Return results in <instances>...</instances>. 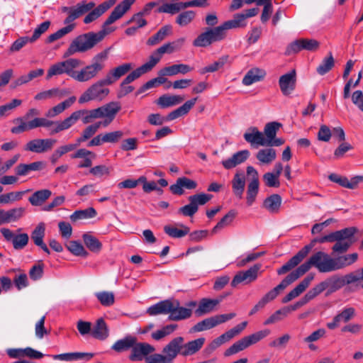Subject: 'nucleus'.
<instances>
[{
    "instance_id": "obj_1",
    "label": "nucleus",
    "mask_w": 363,
    "mask_h": 363,
    "mask_svg": "<svg viewBox=\"0 0 363 363\" xmlns=\"http://www.w3.org/2000/svg\"><path fill=\"white\" fill-rule=\"evenodd\" d=\"M357 259V252L333 257L323 251L316 252L306 262L288 274L279 284L267 292L251 309L249 315H253L264 308L269 301H273L279 295L280 291L305 274L312 267H315L320 273L331 272L352 265Z\"/></svg>"
},
{
    "instance_id": "obj_2",
    "label": "nucleus",
    "mask_w": 363,
    "mask_h": 363,
    "mask_svg": "<svg viewBox=\"0 0 363 363\" xmlns=\"http://www.w3.org/2000/svg\"><path fill=\"white\" fill-rule=\"evenodd\" d=\"M136 0H123L111 11L108 17L102 25V30L97 33L89 32L77 36L70 43L69 48L64 53V57H68L77 52H84L93 48L101 42L106 35L114 30L108 28L117 20L121 18L130 9Z\"/></svg>"
},
{
    "instance_id": "obj_3",
    "label": "nucleus",
    "mask_w": 363,
    "mask_h": 363,
    "mask_svg": "<svg viewBox=\"0 0 363 363\" xmlns=\"http://www.w3.org/2000/svg\"><path fill=\"white\" fill-rule=\"evenodd\" d=\"M357 231L358 229L355 227L345 228L319 238L318 242H335L331 248L332 255H342L347 252L350 247L357 241L358 238L355 237V233Z\"/></svg>"
},
{
    "instance_id": "obj_4",
    "label": "nucleus",
    "mask_w": 363,
    "mask_h": 363,
    "mask_svg": "<svg viewBox=\"0 0 363 363\" xmlns=\"http://www.w3.org/2000/svg\"><path fill=\"white\" fill-rule=\"evenodd\" d=\"M269 333L270 330L268 329H265L263 330L256 332L250 335L243 337L240 340L233 343L229 348H228L225 351L224 355L225 357H229L233 354H237L239 352L247 348L250 345L256 344L257 342H258L259 341L269 335Z\"/></svg>"
},
{
    "instance_id": "obj_5",
    "label": "nucleus",
    "mask_w": 363,
    "mask_h": 363,
    "mask_svg": "<svg viewBox=\"0 0 363 363\" xmlns=\"http://www.w3.org/2000/svg\"><path fill=\"white\" fill-rule=\"evenodd\" d=\"M82 119L84 124L91 123L94 120L100 118L97 108L87 110L81 109L74 111L69 117L63 120V123L60 124L59 130H67L72 127L79 119Z\"/></svg>"
},
{
    "instance_id": "obj_6",
    "label": "nucleus",
    "mask_w": 363,
    "mask_h": 363,
    "mask_svg": "<svg viewBox=\"0 0 363 363\" xmlns=\"http://www.w3.org/2000/svg\"><path fill=\"white\" fill-rule=\"evenodd\" d=\"M108 81L104 78L92 84L84 91L79 99V104H84L92 100H102L108 94L109 89L104 88V86L111 85Z\"/></svg>"
},
{
    "instance_id": "obj_7",
    "label": "nucleus",
    "mask_w": 363,
    "mask_h": 363,
    "mask_svg": "<svg viewBox=\"0 0 363 363\" xmlns=\"http://www.w3.org/2000/svg\"><path fill=\"white\" fill-rule=\"evenodd\" d=\"M185 41L184 38H180L174 41L164 43L156 49L150 55L148 61L146 62L152 69L155 65L160 61L162 55L165 53L172 54L181 49Z\"/></svg>"
},
{
    "instance_id": "obj_8",
    "label": "nucleus",
    "mask_w": 363,
    "mask_h": 363,
    "mask_svg": "<svg viewBox=\"0 0 363 363\" xmlns=\"http://www.w3.org/2000/svg\"><path fill=\"white\" fill-rule=\"evenodd\" d=\"M213 196L204 193L196 194L189 196V203L179 208L178 213L184 216L192 217L199 210V206L205 205Z\"/></svg>"
},
{
    "instance_id": "obj_9",
    "label": "nucleus",
    "mask_w": 363,
    "mask_h": 363,
    "mask_svg": "<svg viewBox=\"0 0 363 363\" xmlns=\"http://www.w3.org/2000/svg\"><path fill=\"white\" fill-rule=\"evenodd\" d=\"M96 6L94 1L86 2L82 1L74 6H63L62 11L67 13V17L64 20V24L69 25L74 23L73 21L86 13Z\"/></svg>"
},
{
    "instance_id": "obj_10",
    "label": "nucleus",
    "mask_w": 363,
    "mask_h": 363,
    "mask_svg": "<svg viewBox=\"0 0 363 363\" xmlns=\"http://www.w3.org/2000/svg\"><path fill=\"white\" fill-rule=\"evenodd\" d=\"M318 238H314L309 245L304 246L294 257H292L286 264L277 269V274L282 275L289 272L295 267L298 266L303 259L308 255L315 243L318 242Z\"/></svg>"
},
{
    "instance_id": "obj_11",
    "label": "nucleus",
    "mask_w": 363,
    "mask_h": 363,
    "mask_svg": "<svg viewBox=\"0 0 363 363\" xmlns=\"http://www.w3.org/2000/svg\"><path fill=\"white\" fill-rule=\"evenodd\" d=\"M261 267L260 264H255L247 270L238 272L233 277L231 286L236 287L240 284H248L255 281L258 277Z\"/></svg>"
},
{
    "instance_id": "obj_12",
    "label": "nucleus",
    "mask_w": 363,
    "mask_h": 363,
    "mask_svg": "<svg viewBox=\"0 0 363 363\" xmlns=\"http://www.w3.org/2000/svg\"><path fill=\"white\" fill-rule=\"evenodd\" d=\"M56 143V140L52 138L34 139L28 142L25 150L35 153H43L50 151Z\"/></svg>"
},
{
    "instance_id": "obj_13",
    "label": "nucleus",
    "mask_w": 363,
    "mask_h": 363,
    "mask_svg": "<svg viewBox=\"0 0 363 363\" xmlns=\"http://www.w3.org/2000/svg\"><path fill=\"white\" fill-rule=\"evenodd\" d=\"M104 67V65L101 62H93L91 65L84 67L80 71H77L74 79L80 82L89 81L96 77Z\"/></svg>"
},
{
    "instance_id": "obj_14",
    "label": "nucleus",
    "mask_w": 363,
    "mask_h": 363,
    "mask_svg": "<svg viewBox=\"0 0 363 363\" xmlns=\"http://www.w3.org/2000/svg\"><path fill=\"white\" fill-rule=\"evenodd\" d=\"M155 350V348L152 345L147 342H137L136 340L132 347L129 359L133 362L142 361L143 359H145V357H148Z\"/></svg>"
},
{
    "instance_id": "obj_15",
    "label": "nucleus",
    "mask_w": 363,
    "mask_h": 363,
    "mask_svg": "<svg viewBox=\"0 0 363 363\" xmlns=\"http://www.w3.org/2000/svg\"><path fill=\"white\" fill-rule=\"evenodd\" d=\"M184 339L182 337H177L172 339L163 349L162 352L165 354L168 360L172 363L177 356L183 350V343Z\"/></svg>"
},
{
    "instance_id": "obj_16",
    "label": "nucleus",
    "mask_w": 363,
    "mask_h": 363,
    "mask_svg": "<svg viewBox=\"0 0 363 363\" xmlns=\"http://www.w3.org/2000/svg\"><path fill=\"white\" fill-rule=\"evenodd\" d=\"M296 84V74L295 69L281 75L279 79V85L282 94L288 96L295 89Z\"/></svg>"
},
{
    "instance_id": "obj_17",
    "label": "nucleus",
    "mask_w": 363,
    "mask_h": 363,
    "mask_svg": "<svg viewBox=\"0 0 363 363\" xmlns=\"http://www.w3.org/2000/svg\"><path fill=\"white\" fill-rule=\"evenodd\" d=\"M197 187L196 181L188 177H182L177 179L176 183L172 184L169 187L171 192L174 195H183L184 194V189H195Z\"/></svg>"
},
{
    "instance_id": "obj_18",
    "label": "nucleus",
    "mask_w": 363,
    "mask_h": 363,
    "mask_svg": "<svg viewBox=\"0 0 363 363\" xmlns=\"http://www.w3.org/2000/svg\"><path fill=\"white\" fill-rule=\"evenodd\" d=\"M13 122V123H19L18 126L11 128V132L13 134H19L26 130L41 127V118H35L28 123H26L23 118H17Z\"/></svg>"
},
{
    "instance_id": "obj_19",
    "label": "nucleus",
    "mask_w": 363,
    "mask_h": 363,
    "mask_svg": "<svg viewBox=\"0 0 363 363\" xmlns=\"http://www.w3.org/2000/svg\"><path fill=\"white\" fill-rule=\"evenodd\" d=\"M314 275L312 274L306 277L293 290L288 293L283 298L282 303H286L301 294L313 280Z\"/></svg>"
},
{
    "instance_id": "obj_20",
    "label": "nucleus",
    "mask_w": 363,
    "mask_h": 363,
    "mask_svg": "<svg viewBox=\"0 0 363 363\" xmlns=\"http://www.w3.org/2000/svg\"><path fill=\"white\" fill-rule=\"evenodd\" d=\"M244 139L252 146H265L267 141L262 132L256 127H251L243 135Z\"/></svg>"
},
{
    "instance_id": "obj_21",
    "label": "nucleus",
    "mask_w": 363,
    "mask_h": 363,
    "mask_svg": "<svg viewBox=\"0 0 363 363\" xmlns=\"http://www.w3.org/2000/svg\"><path fill=\"white\" fill-rule=\"evenodd\" d=\"M172 303L173 310L169 313L168 317L169 320L178 321L191 317V309L180 306V303L177 300H172Z\"/></svg>"
},
{
    "instance_id": "obj_22",
    "label": "nucleus",
    "mask_w": 363,
    "mask_h": 363,
    "mask_svg": "<svg viewBox=\"0 0 363 363\" xmlns=\"http://www.w3.org/2000/svg\"><path fill=\"white\" fill-rule=\"evenodd\" d=\"M111 1H105L97 7L95 6L89 11L87 15L84 17L83 22L85 24H89L101 16L105 12H106L110 8L113 6Z\"/></svg>"
},
{
    "instance_id": "obj_23",
    "label": "nucleus",
    "mask_w": 363,
    "mask_h": 363,
    "mask_svg": "<svg viewBox=\"0 0 363 363\" xmlns=\"http://www.w3.org/2000/svg\"><path fill=\"white\" fill-rule=\"evenodd\" d=\"M250 151L247 150H240L233 154L231 157L223 160L222 165L226 169H230L245 162L250 157Z\"/></svg>"
},
{
    "instance_id": "obj_24",
    "label": "nucleus",
    "mask_w": 363,
    "mask_h": 363,
    "mask_svg": "<svg viewBox=\"0 0 363 363\" xmlns=\"http://www.w3.org/2000/svg\"><path fill=\"white\" fill-rule=\"evenodd\" d=\"M355 315V310L354 308L350 307L345 308L340 313L336 315L332 322L327 323V327L333 330L337 328L340 323H347Z\"/></svg>"
},
{
    "instance_id": "obj_25",
    "label": "nucleus",
    "mask_w": 363,
    "mask_h": 363,
    "mask_svg": "<svg viewBox=\"0 0 363 363\" xmlns=\"http://www.w3.org/2000/svg\"><path fill=\"white\" fill-rule=\"evenodd\" d=\"M222 301V298L211 299L202 298L199 303L198 308L195 310V314L197 316H201L208 314L214 311L216 306Z\"/></svg>"
},
{
    "instance_id": "obj_26",
    "label": "nucleus",
    "mask_w": 363,
    "mask_h": 363,
    "mask_svg": "<svg viewBox=\"0 0 363 363\" xmlns=\"http://www.w3.org/2000/svg\"><path fill=\"white\" fill-rule=\"evenodd\" d=\"M172 26L169 24L165 25L161 27L155 34L150 37L147 40L146 44L149 46H155L163 41L167 37L172 35Z\"/></svg>"
},
{
    "instance_id": "obj_27",
    "label": "nucleus",
    "mask_w": 363,
    "mask_h": 363,
    "mask_svg": "<svg viewBox=\"0 0 363 363\" xmlns=\"http://www.w3.org/2000/svg\"><path fill=\"white\" fill-rule=\"evenodd\" d=\"M95 354L92 352H68L60 354L52 355V357L55 360L62 361H74L78 359H84L85 361L91 360Z\"/></svg>"
},
{
    "instance_id": "obj_28",
    "label": "nucleus",
    "mask_w": 363,
    "mask_h": 363,
    "mask_svg": "<svg viewBox=\"0 0 363 363\" xmlns=\"http://www.w3.org/2000/svg\"><path fill=\"white\" fill-rule=\"evenodd\" d=\"M172 307V299H166L150 306L147 310V313L150 315H157L160 314L169 315L170 311L173 310Z\"/></svg>"
},
{
    "instance_id": "obj_29",
    "label": "nucleus",
    "mask_w": 363,
    "mask_h": 363,
    "mask_svg": "<svg viewBox=\"0 0 363 363\" xmlns=\"http://www.w3.org/2000/svg\"><path fill=\"white\" fill-rule=\"evenodd\" d=\"M196 101L197 98H194L186 101L182 106L169 113L166 116V121H173L187 114L195 105Z\"/></svg>"
},
{
    "instance_id": "obj_30",
    "label": "nucleus",
    "mask_w": 363,
    "mask_h": 363,
    "mask_svg": "<svg viewBox=\"0 0 363 363\" xmlns=\"http://www.w3.org/2000/svg\"><path fill=\"white\" fill-rule=\"evenodd\" d=\"M193 70V67L186 64H175L169 67H165L159 72L161 76H174L177 74H185Z\"/></svg>"
},
{
    "instance_id": "obj_31",
    "label": "nucleus",
    "mask_w": 363,
    "mask_h": 363,
    "mask_svg": "<svg viewBox=\"0 0 363 363\" xmlns=\"http://www.w3.org/2000/svg\"><path fill=\"white\" fill-rule=\"evenodd\" d=\"M184 100V97L182 96L163 94L155 101V104L161 108H167L178 105Z\"/></svg>"
},
{
    "instance_id": "obj_32",
    "label": "nucleus",
    "mask_w": 363,
    "mask_h": 363,
    "mask_svg": "<svg viewBox=\"0 0 363 363\" xmlns=\"http://www.w3.org/2000/svg\"><path fill=\"white\" fill-rule=\"evenodd\" d=\"M45 164L43 161H37L30 164L21 163L16 168V174L18 176H26L31 171H40L44 169Z\"/></svg>"
},
{
    "instance_id": "obj_33",
    "label": "nucleus",
    "mask_w": 363,
    "mask_h": 363,
    "mask_svg": "<svg viewBox=\"0 0 363 363\" xmlns=\"http://www.w3.org/2000/svg\"><path fill=\"white\" fill-rule=\"evenodd\" d=\"M91 335L99 340H104L109 336V330L104 320L99 318L91 330Z\"/></svg>"
},
{
    "instance_id": "obj_34",
    "label": "nucleus",
    "mask_w": 363,
    "mask_h": 363,
    "mask_svg": "<svg viewBox=\"0 0 363 363\" xmlns=\"http://www.w3.org/2000/svg\"><path fill=\"white\" fill-rule=\"evenodd\" d=\"M132 65L130 63L123 64L111 70L106 74V79L111 84H113L122 76L125 75L132 69Z\"/></svg>"
},
{
    "instance_id": "obj_35",
    "label": "nucleus",
    "mask_w": 363,
    "mask_h": 363,
    "mask_svg": "<svg viewBox=\"0 0 363 363\" xmlns=\"http://www.w3.org/2000/svg\"><path fill=\"white\" fill-rule=\"evenodd\" d=\"M266 75V72L264 69L255 67L250 69L245 75L242 79V84L245 86H249L255 82L262 80Z\"/></svg>"
},
{
    "instance_id": "obj_36",
    "label": "nucleus",
    "mask_w": 363,
    "mask_h": 363,
    "mask_svg": "<svg viewBox=\"0 0 363 363\" xmlns=\"http://www.w3.org/2000/svg\"><path fill=\"white\" fill-rule=\"evenodd\" d=\"M121 106L119 102L111 101L102 106L97 108L100 118L104 117H116L118 112L121 110Z\"/></svg>"
},
{
    "instance_id": "obj_37",
    "label": "nucleus",
    "mask_w": 363,
    "mask_h": 363,
    "mask_svg": "<svg viewBox=\"0 0 363 363\" xmlns=\"http://www.w3.org/2000/svg\"><path fill=\"white\" fill-rule=\"evenodd\" d=\"M245 186V177L243 172H237L232 180L233 194L239 199L242 198Z\"/></svg>"
},
{
    "instance_id": "obj_38",
    "label": "nucleus",
    "mask_w": 363,
    "mask_h": 363,
    "mask_svg": "<svg viewBox=\"0 0 363 363\" xmlns=\"http://www.w3.org/2000/svg\"><path fill=\"white\" fill-rule=\"evenodd\" d=\"M205 342L204 337H200L192 341H189L186 344L183 343V350L182 355L186 357L192 355L199 351Z\"/></svg>"
},
{
    "instance_id": "obj_39",
    "label": "nucleus",
    "mask_w": 363,
    "mask_h": 363,
    "mask_svg": "<svg viewBox=\"0 0 363 363\" xmlns=\"http://www.w3.org/2000/svg\"><path fill=\"white\" fill-rule=\"evenodd\" d=\"M136 337L127 335L124 338L117 340L111 347V349L117 352H122L130 349L132 350L134 343H135Z\"/></svg>"
},
{
    "instance_id": "obj_40",
    "label": "nucleus",
    "mask_w": 363,
    "mask_h": 363,
    "mask_svg": "<svg viewBox=\"0 0 363 363\" xmlns=\"http://www.w3.org/2000/svg\"><path fill=\"white\" fill-rule=\"evenodd\" d=\"M76 101L75 96H71L68 99L58 104L55 106L49 109L45 116L48 118H54L62 113L65 109L70 107Z\"/></svg>"
},
{
    "instance_id": "obj_41",
    "label": "nucleus",
    "mask_w": 363,
    "mask_h": 363,
    "mask_svg": "<svg viewBox=\"0 0 363 363\" xmlns=\"http://www.w3.org/2000/svg\"><path fill=\"white\" fill-rule=\"evenodd\" d=\"M179 226L181 227L180 229L170 225H165L164 231L167 235L173 238H181L189 233L190 228L188 226L184 224H179Z\"/></svg>"
},
{
    "instance_id": "obj_42",
    "label": "nucleus",
    "mask_w": 363,
    "mask_h": 363,
    "mask_svg": "<svg viewBox=\"0 0 363 363\" xmlns=\"http://www.w3.org/2000/svg\"><path fill=\"white\" fill-rule=\"evenodd\" d=\"M281 204V197L277 194H272L266 198L263 206L270 213H277Z\"/></svg>"
},
{
    "instance_id": "obj_43",
    "label": "nucleus",
    "mask_w": 363,
    "mask_h": 363,
    "mask_svg": "<svg viewBox=\"0 0 363 363\" xmlns=\"http://www.w3.org/2000/svg\"><path fill=\"white\" fill-rule=\"evenodd\" d=\"M152 69L150 66L145 62L142 66L139 67L131 73H130L121 82V87H123L125 85H127L136 79L139 78L142 74L147 73L150 72Z\"/></svg>"
},
{
    "instance_id": "obj_44",
    "label": "nucleus",
    "mask_w": 363,
    "mask_h": 363,
    "mask_svg": "<svg viewBox=\"0 0 363 363\" xmlns=\"http://www.w3.org/2000/svg\"><path fill=\"white\" fill-rule=\"evenodd\" d=\"M82 65L83 62L76 58H69L62 62L64 74H67L73 79H74L77 72V71H75L74 69L79 67Z\"/></svg>"
},
{
    "instance_id": "obj_45",
    "label": "nucleus",
    "mask_w": 363,
    "mask_h": 363,
    "mask_svg": "<svg viewBox=\"0 0 363 363\" xmlns=\"http://www.w3.org/2000/svg\"><path fill=\"white\" fill-rule=\"evenodd\" d=\"M323 282L326 289H328V294L333 293L345 285L342 277L338 275H333L324 280Z\"/></svg>"
},
{
    "instance_id": "obj_46",
    "label": "nucleus",
    "mask_w": 363,
    "mask_h": 363,
    "mask_svg": "<svg viewBox=\"0 0 363 363\" xmlns=\"http://www.w3.org/2000/svg\"><path fill=\"white\" fill-rule=\"evenodd\" d=\"M52 195L49 189H41L34 192L28 199L29 202L33 206H40Z\"/></svg>"
},
{
    "instance_id": "obj_47",
    "label": "nucleus",
    "mask_w": 363,
    "mask_h": 363,
    "mask_svg": "<svg viewBox=\"0 0 363 363\" xmlns=\"http://www.w3.org/2000/svg\"><path fill=\"white\" fill-rule=\"evenodd\" d=\"M276 157V150L271 147L259 150L256 155V158L261 163L267 164L272 163Z\"/></svg>"
},
{
    "instance_id": "obj_48",
    "label": "nucleus",
    "mask_w": 363,
    "mask_h": 363,
    "mask_svg": "<svg viewBox=\"0 0 363 363\" xmlns=\"http://www.w3.org/2000/svg\"><path fill=\"white\" fill-rule=\"evenodd\" d=\"M230 63V56L225 55L218 58V60L214 62L213 64L204 67L200 70V73L203 74L207 72H214L222 68L225 64Z\"/></svg>"
},
{
    "instance_id": "obj_49",
    "label": "nucleus",
    "mask_w": 363,
    "mask_h": 363,
    "mask_svg": "<svg viewBox=\"0 0 363 363\" xmlns=\"http://www.w3.org/2000/svg\"><path fill=\"white\" fill-rule=\"evenodd\" d=\"M84 242L86 247L93 252H99L102 247L101 242L96 237L84 233L82 235Z\"/></svg>"
},
{
    "instance_id": "obj_50",
    "label": "nucleus",
    "mask_w": 363,
    "mask_h": 363,
    "mask_svg": "<svg viewBox=\"0 0 363 363\" xmlns=\"http://www.w3.org/2000/svg\"><path fill=\"white\" fill-rule=\"evenodd\" d=\"M97 213L93 207H89L84 210H78L74 211L70 216V220L76 222L79 220L91 218L96 216Z\"/></svg>"
},
{
    "instance_id": "obj_51",
    "label": "nucleus",
    "mask_w": 363,
    "mask_h": 363,
    "mask_svg": "<svg viewBox=\"0 0 363 363\" xmlns=\"http://www.w3.org/2000/svg\"><path fill=\"white\" fill-rule=\"evenodd\" d=\"M247 25V23H243V18L240 17L238 13L233 16V18L227 21H225L220 25L221 28L224 33H226L227 30L244 28Z\"/></svg>"
},
{
    "instance_id": "obj_52",
    "label": "nucleus",
    "mask_w": 363,
    "mask_h": 363,
    "mask_svg": "<svg viewBox=\"0 0 363 363\" xmlns=\"http://www.w3.org/2000/svg\"><path fill=\"white\" fill-rule=\"evenodd\" d=\"M281 126V123L277 121L267 123L264 126L263 132L265 140L268 141L272 139H274V137H276L279 129Z\"/></svg>"
},
{
    "instance_id": "obj_53",
    "label": "nucleus",
    "mask_w": 363,
    "mask_h": 363,
    "mask_svg": "<svg viewBox=\"0 0 363 363\" xmlns=\"http://www.w3.org/2000/svg\"><path fill=\"white\" fill-rule=\"evenodd\" d=\"M75 26V23L67 25L65 27L59 29L55 33L50 34L45 40L46 43H51L62 38L67 34L71 33L74 29Z\"/></svg>"
},
{
    "instance_id": "obj_54",
    "label": "nucleus",
    "mask_w": 363,
    "mask_h": 363,
    "mask_svg": "<svg viewBox=\"0 0 363 363\" xmlns=\"http://www.w3.org/2000/svg\"><path fill=\"white\" fill-rule=\"evenodd\" d=\"M259 182L256 180H251L247 189V203L248 206H251L255 201L256 196L259 191Z\"/></svg>"
},
{
    "instance_id": "obj_55",
    "label": "nucleus",
    "mask_w": 363,
    "mask_h": 363,
    "mask_svg": "<svg viewBox=\"0 0 363 363\" xmlns=\"http://www.w3.org/2000/svg\"><path fill=\"white\" fill-rule=\"evenodd\" d=\"M206 31L208 33L210 40L212 43L221 41L226 37V33H224L220 26L213 28H206Z\"/></svg>"
},
{
    "instance_id": "obj_56",
    "label": "nucleus",
    "mask_w": 363,
    "mask_h": 363,
    "mask_svg": "<svg viewBox=\"0 0 363 363\" xmlns=\"http://www.w3.org/2000/svg\"><path fill=\"white\" fill-rule=\"evenodd\" d=\"M67 250L76 256H81L86 257L88 256L87 251L84 249V246L78 241L72 240L67 245Z\"/></svg>"
},
{
    "instance_id": "obj_57",
    "label": "nucleus",
    "mask_w": 363,
    "mask_h": 363,
    "mask_svg": "<svg viewBox=\"0 0 363 363\" xmlns=\"http://www.w3.org/2000/svg\"><path fill=\"white\" fill-rule=\"evenodd\" d=\"M236 211L235 210H230L227 214H225L220 220L214 226L212 229L211 233L213 234L216 233L219 230L223 228L225 226L232 223L233 219L236 216Z\"/></svg>"
},
{
    "instance_id": "obj_58",
    "label": "nucleus",
    "mask_w": 363,
    "mask_h": 363,
    "mask_svg": "<svg viewBox=\"0 0 363 363\" xmlns=\"http://www.w3.org/2000/svg\"><path fill=\"white\" fill-rule=\"evenodd\" d=\"M335 61L331 52L328 57L323 59L320 65L317 67V72L320 75L328 73L334 67Z\"/></svg>"
},
{
    "instance_id": "obj_59",
    "label": "nucleus",
    "mask_w": 363,
    "mask_h": 363,
    "mask_svg": "<svg viewBox=\"0 0 363 363\" xmlns=\"http://www.w3.org/2000/svg\"><path fill=\"white\" fill-rule=\"evenodd\" d=\"M96 297L104 306H111L115 302V296L113 292L101 291L96 293Z\"/></svg>"
},
{
    "instance_id": "obj_60",
    "label": "nucleus",
    "mask_w": 363,
    "mask_h": 363,
    "mask_svg": "<svg viewBox=\"0 0 363 363\" xmlns=\"http://www.w3.org/2000/svg\"><path fill=\"white\" fill-rule=\"evenodd\" d=\"M100 123H94L87 126L82 132V135L77 139L78 144L91 138L99 128Z\"/></svg>"
},
{
    "instance_id": "obj_61",
    "label": "nucleus",
    "mask_w": 363,
    "mask_h": 363,
    "mask_svg": "<svg viewBox=\"0 0 363 363\" xmlns=\"http://www.w3.org/2000/svg\"><path fill=\"white\" fill-rule=\"evenodd\" d=\"M214 328L213 318L211 317L207 318L195 324L190 330L191 333H199Z\"/></svg>"
},
{
    "instance_id": "obj_62",
    "label": "nucleus",
    "mask_w": 363,
    "mask_h": 363,
    "mask_svg": "<svg viewBox=\"0 0 363 363\" xmlns=\"http://www.w3.org/2000/svg\"><path fill=\"white\" fill-rule=\"evenodd\" d=\"M45 228L43 223L38 224L31 233V239L34 244L37 246L43 242Z\"/></svg>"
},
{
    "instance_id": "obj_63",
    "label": "nucleus",
    "mask_w": 363,
    "mask_h": 363,
    "mask_svg": "<svg viewBox=\"0 0 363 363\" xmlns=\"http://www.w3.org/2000/svg\"><path fill=\"white\" fill-rule=\"evenodd\" d=\"M288 315L287 310L285 309L284 307L282 308L277 310L273 314H272L264 322V325L274 324L279 321L282 320Z\"/></svg>"
},
{
    "instance_id": "obj_64",
    "label": "nucleus",
    "mask_w": 363,
    "mask_h": 363,
    "mask_svg": "<svg viewBox=\"0 0 363 363\" xmlns=\"http://www.w3.org/2000/svg\"><path fill=\"white\" fill-rule=\"evenodd\" d=\"M195 16L196 13L193 11H184L177 17L176 23L180 26H185L193 21Z\"/></svg>"
}]
</instances>
